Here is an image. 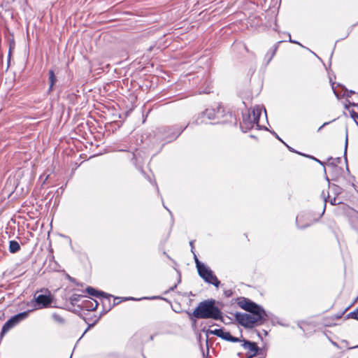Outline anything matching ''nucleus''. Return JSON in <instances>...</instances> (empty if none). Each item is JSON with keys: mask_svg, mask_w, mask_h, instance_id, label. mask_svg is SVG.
Masks as SVG:
<instances>
[{"mask_svg": "<svg viewBox=\"0 0 358 358\" xmlns=\"http://www.w3.org/2000/svg\"><path fill=\"white\" fill-rule=\"evenodd\" d=\"M347 318H352L358 320V307L352 312L349 313L347 315Z\"/></svg>", "mask_w": 358, "mask_h": 358, "instance_id": "21", "label": "nucleus"}, {"mask_svg": "<svg viewBox=\"0 0 358 358\" xmlns=\"http://www.w3.org/2000/svg\"><path fill=\"white\" fill-rule=\"evenodd\" d=\"M119 298L116 297V298H114V300H113V303H117V304H118L120 303V301H116V300H118Z\"/></svg>", "mask_w": 358, "mask_h": 358, "instance_id": "41", "label": "nucleus"}, {"mask_svg": "<svg viewBox=\"0 0 358 358\" xmlns=\"http://www.w3.org/2000/svg\"><path fill=\"white\" fill-rule=\"evenodd\" d=\"M263 110V108L259 106H257L255 108H253L251 113V116L252 117V120L256 122V127H259V117L262 114V111ZM265 116L266 117V111L265 108H264Z\"/></svg>", "mask_w": 358, "mask_h": 358, "instance_id": "13", "label": "nucleus"}, {"mask_svg": "<svg viewBox=\"0 0 358 358\" xmlns=\"http://www.w3.org/2000/svg\"><path fill=\"white\" fill-rule=\"evenodd\" d=\"M20 250V244L16 241H10L9 242V252L10 253H16Z\"/></svg>", "mask_w": 358, "mask_h": 358, "instance_id": "18", "label": "nucleus"}, {"mask_svg": "<svg viewBox=\"0 0 358 358\" xmlns=\"http://www.w3.org/2000/svg\"><path fill=\"white\" fill-rule=\"evenodd\" d=\"M48 268L52 271H58L60 268L59 264L55 261L53 255L48 257Z\"/></svg>", "mask_w": 358, "mask_h": 358, "instance_id": "14", "label": "nucleus"}, {"mask_svg": "<svg viewBox=\"0 0 358 358\" xmlns=\"http://www.w3.org/2000/svg\"><path fill=\"white\" fill-rule=\"evenodd\" d=\"M276 48H274L273 50H271L270 51H268L266 55V58L267 59V64H268L271 59H273V56L275 55V51H276Z\"/></svg>", "mask_w": 358, "mask_h": 358, "instance_id": "20", "label": "nucleus"}, {"mask_svg": "<svg viewBox=\"0 0 358 358\" xmlns=\"http://www.w3.org/2000/svg\"><path fill=\"white\" fill-rule=\"evenodd\" d=\"M232 119L234 116L231 113H225L223 107L218 106L216 110L207 108L199 115L195 122L196 124H207V120H213L214 122L212 124H226L231 122Z\"/></svg>", "mask_w": 358, "mask_h": 358, "instance_id": "2", "label": "nucleus"}, {"mask_svg": "<svg viewBox=\"0 0 358 358\" xmlns=\"http://www.w3.org/2000/svg\"><path fill=\"white\" fill-rule=\"evenodd\" d=\"M13 48V45L12 44L10 45V48H9V51H8V61L10 60V55H11V49Z\"/></svg>", "mask_w": 358, "mask_h": 358, "instance_id": "36", "label": "nucleus"}, {"mask_svg": "<svg viewBox=\"0 0 358 358\" xmlns=\"http://www.w3.org/2000/svg\"><path fill=\"white\" fill-rule=\"evenodd\" d=\"M164 208H166V210H167V211H169V209H168V208H166V206H164Z\"/></svg>", "mask_w": 358, "mask_h": 358, "instance_id": "49", "label": "nucleus"}, {"mask_svg": "<svg viewBox=\"0 0 358 358\" xmlns=\"http://www.w3.org/2000/svg\"><path fill=\"white\" fill-rule=\"evenodd\" d=\"M271 133L275 136L276 138L285 144V143L278 136V135L275 131H271Z\"/></svg>", "mask_w": 358, "mask_h": 358, "instance_id": "32", "label": "nucleus"}, {"mask_svg": "<svg viewBox=\"0 0 358 358\" xmlns=\"http://www.w3.org/2000/svg\"><path fill=\"white\" fill-rule=\"evenodd\" d=\"M255 126H256V122L252 120L250 112L248 111V113L243 114V121L240 124L241 129L243 132H247Z\"/></svg>", "mask_w": 358, "mask_h": 358, "instance_id": "10", "label": "nucleus"}, {"mask_svg": "<svg viewBox=\"0 0 358 358\" xmlns=\"http://www.w3.org/2000/svg\"><path fill=\"white\" fill-rule=\"evenodd\" d=\"M215 304V299L204 300L198 304L192 315L197 319H213L223 321L222 313Z\"/></svg>", "mask_w": 358, "mask_h": 358, "instance_id": "1", "label": "nucleus"}, {"mask_svg": "<svg viewBox=\"0 0 358 358\" xmlns=\"http://www.w3.org/2000/svg\"><path fill=\"white\" fill-rule=\"evenodd\" d=\"M234 316L238 324L246 328H252L256 323L265 320L267 317V315H250L238 312Z\"/></svg>", "mask_w": 358, "mask_h": 358, "instance_id": "3", "label": "nucleus"}, {"mask_svg": "<svg viewBox=\"0 0 358 358\" xmlns=\"http://www.w3.org/2000/svg\"><path fill=\"white\" fill-rule=\"evenodd\" d=\"M321 196L324 199V208L323 210V212H324L325 210L326 203L327 201V199L329 198V194L326 196L324 191H322V194H321Z\"/></svg>", "mask_w": 358, "mask_h": 358, "instance_id": "24", "label": "nucleus"}, {"mask_svg": "<svg viewBox=\"0 0 358 358\" xmlns=\"http://www.w3.org/2000/svg\"><path fill=\"white\" fill-rule=\"evenodd\" d=\"M252 357H254L248 355L247 358H252Z\"/></svg>", "mask_w": 358, "mask_h": 358, "instance_id": "47", "label": "nucleus"}, {"mask_svg": "<svg viewBox=\"0 0 358 358\" xmlns=\"http://www.w3.org/2000/svg\"><path fill=\"white\" fill-rule=\"evenodd\" d=\"M232 292L231 290H228V291H226L225 292V294L227 296H230L231 295Z\"/></svg>", "mask_w": 358, "mask_h": 358, "instance_id": "38", "label": "nucleus"}, {"mask_svg": "<svg viewBox=\"0 0 358 358\" xmlns=\"http://www.w3.org/2000/svg\"><path fill=\"white\" fill-rule=\"evenodd\" d=\"M340 202H337V199L336 197H334L333 199H331L330 200V203L331 205H336V204H338Z\"/></svg>", "mask_w": 358, "mask_h": 358, "instance_id": "27", "label": "nucleus"}, {"mask_svg": "<svg viewBox=\"0 0 358 358\" xmlns=\"http://www.w3.org/2000/svg\"><path fill=\"white\" fill-rule=\"evenodd\" d=\"M198 273L199 276L207 283L214 285L215 287H218L220 285V280L217 279L215 275H214L213 271L206 265L199 268Z\"/></svg>", "mask_w": 358, "mask_h": 358, "instance_id": "7", "label": "nucleus"}, {"mask_svg": "<svg viewBox=\"0 0 358 358\" xmlns=\"http://www.w3.org/2000/svg\"><path fill=\"white\" fill-rule=\"evenodd\" d=\"M194 255V262H195V264H196V266L197 268V270H199V268L201 267V266H204L205 264H203V263H201L199 259L197 258L196 254L194 252L193 253Z\"/></svg>", "mask_w": 358, "mask_h": 358, "instance_id": "22", "label": "nucleus"}, {"mask_svg": "<svg viewBox=\"0 0 358 358\" xmlns=\"http://www.w3.org/2000/svg\"><path fill=\"white\" fill-rule=\"evenodd\" d=\"M299 219H300V217L299 216H297L296 218V224L298 226L299 228L300 229H304L306 228V227L309 226L308 224H306V225H300L299 224Z\"/></svg>", "mask_w": 358, "mask_h": 358, "instance_id": "25", "label": "nucleus"}, {"mask_svg": "<svg viewBox=\"0 0 358 358\" xmlns=\"http://www.w3.org/2000/svg\"><path fill=\"white\" fill-rule=\"evenodd\" d=\"M86 292L90 295L93 296H96V297H98V298H100L101 296H103L105 294V292H101V291H98V290L95 289L94 288H93L92 287H87Z\"/></svg>", "mask_w": 358, "mask_h": 358, "instance_id": "17", "label": "nucleus"}, {"mask_svg": "<svg viewBox=\"0 0 358 358\" xmlns=\"http://www.w3.org/2000/svg\"><path fill=\"white\" fill-rule=\"evenodd\" d=\"M309 157H310V158H311V159H314V160H315V161H316V162H317L319 164H320L321 165H322L323 166H324V162H321L320 160H319V159H316L315 157H312V156H310Z\"/></svg>", "mask_w": 358, "mask_h": 358, "instance_id": "29", "label": "nucleus"}, {"mask_svg": "<svg viewBox=\"0 0 358 358\" xmlns=\"http://www.w3.org/2000/svg\"><path fill=\"white\" fill-rule=\"evenodd\" d=\"M117 151H120V152H128L129 149H128V148L127 146H125V147L122 148H118Z\"/></svg>", "mask_w": 358, "mask_h": 358, "instance_id": "31", "label": "nucleus"}, {"mask_svg": "<svg viewBox=\"0 0 358 358\" xmlns=\"http://www.w3.org/2000/svg\"><path fill=\"white\" fill-rule=\"evenodd\" d=\"M243 343L242 344V346L244 349H248L250 350V355L255 357L259 354V352L261 350V349L257 346L256 343L247 340H243Z\"/></svg>", "mask_w": 358, "mask_h": 358, "instance_id": "12", "label": "nucleus"}, {"mask_svg": "<svg viewBox=\"0 0 358 358\" xmlns=\"http://www.w3.org/2000/svg\"><path fill=\"white\" fill-rule=\"evenodd\" d=\"M94 325V323L92 324H90L88 326V327L87 328V329L85 331L84 334L89 329H90L92 327H93Z\"/></svg>", "mask_w": 358, "mask_h": 358, "instance_id": "40", "label": "nucleus"}, {"mask_svg": "<svg viewBox=\"0 0 358 358\" xmlns=\"http://www.w3.org/2000/svg\"><path fill=\"white\" fill-rule=\"evenodd\" d=\"M99 303L95 300H85L83 306L88 310H94L96 309Z\"/></svg>", "mask_w": 358, "mask_h": 358, "instance_id": "16", "label": "nucleus"}, {"mask_svg": "<svg viewBox=\"0 0 358 358\" xmlns=\"http://www.w3.org/2000/svg\"><path fill=\"white\" fill-rule=\"evenodd\" d=\"M194 241H191L189 242V245L191 246V251L192 253H194Z\"/></svg>", "mask_w": 358, "mask_h": 358, "instance_id": "34", "label": "nucleus"}, {"mask_svg": "<svg viewBox=\"0 0 358 358\" xmlns=\"http://www.w3.org/2000/svg\"><path fill=\"white\" fill-rule=\"evenodd\" d=\"M31 310H27L18 314H16L12 316L9 320H8L5 324L3 325L1 329V334H5L7 333L10 329L13 328L16 325H17L20 322L26 320L30 313Z\"/></svg>", "mask_w": 358, "mask_h": 358, "instance_id": "6", "label": "nucleus"}, {"mask_svg": "<svg viewBox=\"0 0 358 358\" xmlns=\"http://www.w3.org/2000/svg\"><path fill=\"white\" fill-rule=\"evenodd\" d=\"M289 42L292 43H296V44H300L299 42L296 41H293L291 39V36L290 35H289Z\"/></svg>", "mask_w": 358, "mask_h": 358, "instance_id": "39", "label": "nucleus"}, {"mask_svg": "<svg viewBox=\"0 0 358 358\" xmlns=\"http://www.w3.org/2000/svg\"><path fill=\"white\" fill-rule=\"evenodd\" d=\"M113 297V295L105 292V294L103 296H101L99 298L103 306V311L105 313H108L115 305H117V303H111V298Z\"/></svg>", "mask_w": 358, "mask_h": 358, "instance_id": "11", "label": "nucleus"}, {"mask_svg": "<svg viewBox=\"0 0 358 358\" xmlns=\"http://www.w3.org/2000/svg\"><path fill=\"white\" fill-rule=\"evenodd\" d=\"M52 319L57 322L59 324H64V319L59 314L57 313H53L52 315Z\"/></svg>", "mask_w": 358, "mask_h": 358, "instance_id": "19", "label": "nucleus"}, {"mask_svg": "<svg viewBox=\"0 0 358 358\" xmlns=\"http://www.w3.org/2000/svg\"><path fill=\"white\" fill-rule=\"evenodd\" d=\"M285 145L287 147V148L289 149V151H291L292 152H296V151H295L292 148H291L290 146H289L286 143Z\"/></svg>", "mask_w": 358, "mask_h": 358, "instance_id": "37", "label": "nucleus"}, {"mask_svg": "<svg viewBox=\"0 0 358 358\" xmlns=\"http://www.w3.org/2000/svg\"><path fill=\"white\" fill-rule=\"evenodd\" d=\"M176 287H177V285H175L174 286L171 287L169 289V290H170V291H173V290L176 288Z\"/></svg>", "mask_w": 358, "mask_h": 358, "instance_id": "42", "label": "nucleus"}, {"mask_svg": "<svg viewBox=\"0 0 358 358\" xmlns=\"http://www.w3.org/2000/svg\"><path fill=\"white\" fill-rule=\"evenodd\" d=\"M347 148H348V136H346L345 143V151H344L345 155H346Z\"/></svg>", "mask_w": 358, "mask_h": 358, "instance_id": "33", "label": "nucleus"}, {"mask_svg": "<svg viewBox=\"0 0 358 358\" xmlns=\"http://www.w3.org/2000/svg\"><path fill=\"white\" fill-rule=\"evenodd\" d=\"M13 48V45L12 44L10 45V48H9V51H8V61L10 60V55H11V49Z\"/></svg>", "mask_w": 358, "mask_h": 358, "instance_id": "35", "label": "nucleus"}, {"mask_svg": "<svg viewBox=\"0 0 358 358\" xmlns=\"http://www.w3.org/2000/svg\"><path fill=\"white\" fill-rule=\"evenodd\" d=\"M48 76H49L48 79H49L50 86H49L48 90V92L50 93L53 90V86L55 85V84L57 82V78L55 75L54 71L52 69L49 70Z\"/></svg>", "mask_w": 358, "mask_h": 358, "instance_id": "15", "label": "nucleus"}, {"mask_svg": "<svg viewBox=\"0 0 358 358\" xmlns=\"http://www.w3.org/2000/svg\"><path fill=\"white\" fill-rule=\"evenodd\" d=\"M164 208H166V210H167V211H169V209H168V208H166V206H164Z\"/></svg>", "mask_w": 358, "mask_h": 358, "instance_id": "48", "label": "nucleus"}, {"mask_svg": "<svg viewBox=\"0 0 358 358\" xmlns=\"http://www.w3.org/2000/svg\"><path fill=\"white\" fill-rule=\"evenodd\" d=\"M187 126L185 127H171L164 129V132L166 134V138L168 141H171L176 138H177L180 134L186 129Z\"/></svg>", "mask_w": 358, "mask_h": 358, "instance_id": "8", "label": "nucleus"}, {"mask_svg": "<svg viewBox=\"0 0 358 358\" xmlns=\"http://www.w3.org/2000/svg\"><path fill=\"white\" fill-rule=\"evenodd\" d=\"M350 116L355 120V122L358 124V113L352 110L350 111Z\"/></svg>", "mask_w": 358, "mask_h": 358, "instance_id": "23", "label": "nucleus"}, {"mask_svg": "<svg viewBox=\"0 0 358 358\" xmlns=\"http://www.w3.org/2000/svg\"><path fill=\"white\" fill-rule=\"evenodd\" d=\"M43 177H44V179H43V182H42V185H44V184L45 183L46 180H47L48 179V178H49V175H46V176H45V174H43L42 176H40L39 180H42V179L43 178Z\"/></svg>", "mask_w": 358, "mask_h": 358, "instance_id": "26", "label": "nucleus"}, {"mask_svg": "<svg viewBox=\"0 0 358 358\" xmlns=\"http://www.w3.org/2000/svg\"><path fill=\"white\" fill-rule=\"evenodd\" d=\"M164 208H166V210H167V211H169V209H168V208H166V206H164Z\"/></svg>", "mask_w": 358, "mask_h": 358, "instance_id": "50", "label": "nucleus"}, {"mask_svg": "<svg viewBox=\"0 0 358 358\" xmlns=\"http://www.w3.org/2000/svg\"><path fill=\"white\" fill-rule=\"evenodd\" d=\"M208 332L210 334L215 335L216 336L220 337L222 339L232 343H237L241 341L238 338L232 336L229 332L224 331L222 329H215L214 330H209Z\"/></svg>", "mask_w": 358, "mask_h": 358, "instance_id": "9", "label": "nucleus"}, {"mask_svg": "<svg viewBox=\"0 0 358 358\" xmlns=\"http://www.w3.org/2000/svg\"><path fill=\"white\" fill-rule=\"evenodd\" d=\"M350 104H351V105H352V106H358L357 104H356V103H350Z\"/></svg>", "mask_w": 358, "mask_h": 358, "instance_id": "45", "label": "nucleus"}, {"mask_svg": "<svg viewBox=\"0 0 358 358\" xmlns=\"http://www.w3.org/2000/svg\"><path fill=\"white\" fill-rule=\"evenodd\" d=\"M244 48H245V50L246 51H248V48H247V46H246L245 45H244Z\"/></svg>", "mask_w": 358, "mask_h": 358, "instance_id": "46", "label": "nucleus"}, {"mask_svg": "<svg viewBox=\"0 0 358 358\" xmlns=\"http://www.w3.org/2000/svg\"><path fill=\"white\" fill-rule=\"evenodd\" d=\"M41 294L36 292L34 296V300L30 302L34 309H41L47 308L52 303V297L48 289H43Z\"/></svg>", "mask_w": 358, "mask_h": 358, "instance_id": "4", "label": "nucleus"}, {"mask_svg": "<svg viewBox=\"0 0 358 358\" xmlns=\"http://www.w3.org/2000/svg\"><path fill=\"white\" fill-rule=\"evenodd\" d=\"M336 119L333 120L332 122L334 121ZM331 122V121L324 122L320 127H319L318 131H320L323 127H324L325 126L328 125Z\"/></svg>", "mask_w": 358, "mask_h": 358, "instance_id": "28", "label": "nucleus"}, {"mask_svg": "<svg viewBox=\"0 0 358 358\" xmlns=\"http://www.w3.org/2000/svg\"><path fill=\"white\" fill-rule=\"evenodd\" d=\"M349 93H350V94H347V96H350L351 94H355V92H354V91H352V90H350V91L349 92Z\"/></svg>", "mask_w": 358, "mask_h": 358, "instance_id": "43", "label": "nucleus"}, {"mask_svg": "<svg viewBox=\"0 0 358 358\" xmlns=\"http://www.w3.org/2000/svg\"><path fill=\"white\" fill-rule=\"evenodd\" d=\"M78 297H80V296H79V295H76V294L73 295V296H72V297H71V301H72V302L77 301L78 300Z\"/></svg>", "mask_w": 358, "mask_h": 358, "instance_id": "30", "label": "nucleus"}, {"mask_svg": "<svg viewBox=\"0 0 358 358\" xmlns=\"http://www.w3.org/2000/svg\"><path fill=\"white\" fill-rule=\"evenodd\" d=\"M128 299H131V300H136V299L133 298V297H129V298H125L124 300H128Z\"/></svg>", "mask_w": 358, "mask_h": 358, "instance_id": "44", "label": "nucleus"}, {"mask_svg": "<svg viewBox=\"0 0 358 358\" xmlns=\"http://www.w3.org/2000/svg\"><path fill=\"white\" fill-rule=\"evenodd\" d=\"M237 303L240 308L253 315H266L265 310L261 306L248 298H238Z\"/></svg>", "mask_w": 358, "mask_h": 358, "instance_id": "5", "label": "nucleus"}]
</instances>
